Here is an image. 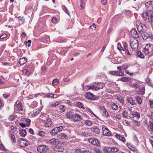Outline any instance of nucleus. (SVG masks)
<instances>
[{"mask_svg": "<svg viewBox=\"0 0 153 153\" xmlns=\"http://www.w3.org/2000/svg\"><path fill=\"white\" fill-rule=\"evenodd\" d=\"M68 118L71 119L74 121H79L81 119V116L78 114L75 113L73 112H69L67 114Z\"/></svg>", "mask_w": 153, "mask_h": 153, "instance_id": "nucleus-1", "label": "nucleus"}, {"mask_svg": "<svg viewBox=\"0 0 153 153\" xmlns=\"http://www.w3.org/2000/svg\"><path fill=\"white\" fill-rule=\"evenodd\" d=\"M143 17H146L148 19L149 21L150 22L152 25L153 24V12L152 11H148L143 15Z\"/></svg>", "mask_w": 153, "mask_h": 153, "instance_id": "nucleus-2", "label": "nucleus"}, {"mask_svg": "<svg viewBox=\"0 0 153 153\" xmlns=\"http://www.w3.org/2000/svg\"><path fill=\"white\" fill-rule=\"evenodd\" d=\"M130 45L131 48L135 50H137L138 46V40L137 39H131Z\"/></svg>", "mask_w": 153, "mask_h": 153, "instance_id": "nucleus-3", "label": "nucleus"}, {"mask_svg": "<svg viewBox=\"0 0 153 153\" xmlns=\"http://www.w3.org/2000/svg\"><path fill=\"white\" fill-rule=\"evenodd\" d=\"M85 97L88 100H97L99 99V97L94 95L92 93L88 92L85 94Z\"/></svg>", "mask_w": 153, "mask_h": 153, "instance_id": "nucleus-4", "label": "nucleus"}, {"mask_svg": "<svg viewBox=\"0 0 153 153\" xmlns=\"http://www.w3.org/2000/svg\"><path fill=\"white\" fill-rule=\"evenodd\" d=\"M140 34L144 40L151 41L153 40V35L152 34H149L145 32L142 33Z\"/></svg>", "mask_w": 153, "mask_h": 153, "instance_id": "nucleus-5", "label": "nucleus"}, {"mask_svg": "<svg viewBox=\"0 0 153 153\" xmlns=\"http://www.w3.org/2000/svg\"><path fill=\"white\" fill-rule=\"evenodd\" d=\"M100 85L98 83H94L93 84L87 86L88 90H90V89H92L93 90H95L97 91L99 90L100 88Z\"/></svg>", "mask_w": 153, "mask_h": 153, "instance_id": "nucleus-6", "label": "nucleus"}, {"mask_svg": "<svg viewBox=\"0 0 153 153\" xmlns=\"http://www.w3.org/2000/svg\"><path fill=\"white\" fill-rule=\"evenodd\" d=\"M37 151L40 152L45 153L49 149V148L47 146L40 145L37 147Z\"/></svg>", "mask_w": 153, "mask_h": 153, "instance_id": "nucleus-7", "label": "nucleus"}, {"mask_svg": "<svg viewBox=\"0 0 153 153\" xmlns=\"http://www.w3.org/2000/svg\"><path fill=\"white\" fill-rule=\"evenodd\" d=\"M88 142L93 145H95L98 147L99 146L100 144L97 139L94 137L88 138Z\"/></svg>", "mask_w": 153, "mask_h": 153, "instance_id": "nucleus-8", "label": "nucleus"}, {"mask_svg": "<svg viewBox=\"0 0 153 153\" xmlns=\"http://www.w3.org/2000/svg\"><path fill=\"white\" fill-rule=\"evenodd\" d=\"M102 134L103 135L110 136L111 135V133L109 130L105 126H103L102 128Z\"/></svg>", "mask_w": 153, "mask_h": 153, "instance_id": "nucleus-9", "label": "nucleus"}, {"mask_svg": "<svg viewBox=\"0 0 153 153\" xmlns=\"http://www.w3.org/2000/svg\"><path fill=\"white\" fill-rule=\"evenodd\" d=\"M53 149L54 151L60 152H63L64 150L63 146L59 143L54 146Z\"/></svg>", "mask_w": 153, "mask_h": 153, "instance_id": "nucleus-10", "label": "nucleus"}, {"mask_svg": "<svg viewBox=\"0 0 153 153\" xmlns=\"http://www.w3.org/2000/svg\"><path fill=\"white\" fill-rule=\"evenodd\" d=\"M131 35L132 38L137 39L139 38V35L137 31L134 29H132L131 32Z\"/></svg>", "mask_w": 153, "mask_h": 153, "instance_id": "nucleus-11", "label": "nucleus"}, {"mask_svg": "<svg viewBox=\"0 0 153 153\" xmlns=\"http://www.w3.org/2000/svg\"><path fill=\"white\" fill-rule=\"evenodd\" d=\"M105 151L106 152L109 153L111 152H117L119 149L116 147H108L105 149Z\"/></svg>", "mask_w": 153, "mask_h": 153, "instance_id": "nucleus-12", "label": "nucleus"}, {"mask_svg": "<svg viewBox=\"0 0 153 153\" xmlns=\"http://www.w3.org/2000/svg\"><path fill=\"white\" fill-rule=\"evenodd\" d=\"M45 126L47 127H50L51 126L52 123L50 118H47L44 122Z\"/></svg>", "mask_w": 153, "mask_h": 153, "instance_id": "nucleus-13", "label": "nucleus"}, {"mask_svg": "<svg viewBox=\"0 0 153 153\" xmlns=\"http://www.w3.org/2000/svg\"><path fill=\"white\" fill-rule=\"evenodd\" d=\"M15 106L17 108L19 111L22 110V105L20 101H17L16 102Z\"/></svg>", "mask_w": 153, "mask_h": 153, "instance_id": "nucleus-14", "label": "nucleus"}, {"mask_svg": "<svg viewBox=\"0 0 153 153\" xmlns=\"http://www.w3.org/2000/svg\"><path fill=\"white\" fill-rule=\"evenodd\" d=\"M27 131H29L27 128H26V129H21L19 131V133L22 136L25 137L27 134Z\"/></svg>", "mask_w": 153, "mask_h": 153, "instance_id": "nucleus-15", "label": "nucleus"}, {"mask_svg": "<svg viewBox=\"0 0 153 153\" xmlns=\"http://www.w3.org/2000/svg\"><path fill=\"white\" fill-rule=\"evenodd\" d=\"M49 142L51 144L55 146L59 143L58 140L55 138H53L50 140Z\"/></svg>", "mask_w": 153, "mask_h": 153, "instance_id": "nucleus-16", "label": "nucleus"}, {"mask_svg": "<svg viewBox=\"0 0 153 153\" xmlns=\"http://www.w3.org/2000/svg\"><path fill=\"white\" fill-rule=\"evenodd\" d=\"M27 61L26 58L25 57L19 59L18 62L21 65H22L26 63Z\"/></svg>", "mask_w": 153, "mask_h": 153, "instance_id": "nucleus-17", "label": "nucleus"}, {"mask_svg": "<svg viewBox=\"0 0 153 153\" xmlns=\"http://www.w3.org/2000/svg\"><path fill=\"white\" fill-rule=\"evenodd\" d=\"M20 140H21L20 141L22 147H25L28 146V143L26 140L23 139H22Z\"/></svg>", "mask_w": 153, "mask_h": 153, "instance_id": "nucleus-18", "label": "nucleus"}, {"mask_svg": "<svg viewBox=\"0 0 153 153\" xmlns=\"http://www.w3.org/2000/svg\"><path fill=\"white\" fill-rule=\"evenodd\" d=\"M138 88L139 89L138 91L139 94H143L144 93L145 89L144 87L143 86L141 87L139 86Z\"/></svg>", "mask_w": 153, "mask_h": 153, "instance_id": "nucleus-19", "label": "nucleus"}, {"mask_svg": "<svg viewBox=\"0 0 153 153\" xmlns=\"http://www.w3.org/2000/svg\"><path fill=\"white\" fill-rule=\"evenodd\" d=\"M79 3L78 7L80 10H82L83 9L84 7V1L82 0H79Z\"/></svg>", "mask_w": 153, "mask_h": 153, "instance_id": "nucleus-20", "label": "nucleus"}, {"mask_svg": "<svg viewBox=\"0 0 153 153\" xmlns=\"http://www.w3.org/2000/svg\"><path fill=\"white\" fill-rule=\"evenodd\" d=\"M116 136L117 138L119 139L120 140L123 142H124L126 141V140L125 138L121 136L120 134H117L116 135Z\"/></svg>", "mask_w": 153, "mask_h": 153, "instance_id": "nucleus-21", "label": "nucleus"}, {"mask_svg": "<svg viewBox=\"0 0 153 153\" xmlns=\"http://www.w3.org/2000/svg\"><path fill=\"white\" fill-rule=\"evenodd\" d=\"M127 101L131 105H134L135 104V100H133L132 98L130 97L128 98Z\"/></svg>", "mask_w": 153, "mask_h": 153, "instance_id": "nucleus-22", "label": "nucleus"}, {"mask_svg": "<svg viewBox=\"0 0 153 153\" xmlns=\"http://www.w3.org/2000/svg\"><path fill=\"white\" fill-rule=\"evenodd\" d=\"M65 127L64 126H59L56 127L54 128L56 131L57 132H58L62 131L63 128H64Z\"/></svg>", "mask_w": 153, "mask_h": 153, "instance_id": "nucleus-23", "label": "nucleus"}, {"mask_svg": "<svg viewBox=\"0 0 153 153\" xmlns=\"http://www.w3.org/2000/svg\"><path fill=\"white\" fill-rule=\"evenodd\" d=\"M91 131L97 134H99L100 131V129L96 127L92 128Z\"/></svg>", "mask_w": 153, "mask_h": 153, "instance_id": "nucleus-24", "label": "nucleus"}, {"mask_svg": "<svg viewBox=\"0 0 153 153\" xmlns=\"http://www.w3.org/2000/svg\"><path fill=\"white\" fill-rule=\"evenodd\" d=\"M132 115L133 117H136L137 119H138L140 117L139 113L135 112L131 114Z\"/></svg>", "mask_w": 153, "mask_h": 153, "instance_id": "nucleus-25", "label": "nucleus"}, {"mask_svg": "<svg viewBox=\"0 0 153 153\" xmlns=\"http://www.w3.org/2000/svg\"><path fill=\"white\" fill-rule=\"evenodd\" d=\"M126 145L128 148L131 150L133 151H135L136 150H137L134 147L132 146L130 144L127 143Z\"/></svg>", "mask_w": 153, "mask_h": 153, "instance_id": "nucleus-26", "label": "nucleus"}, {"mask_svg": "<svg viewBox=\"0 0 153 153\" xmlns=\"http://www.w3.org/2000/svg\"><path fill=\"white\" fill-rule=\"evenodd\" d=\"M59 104L60 103L58 102L55 101L51 103V105L53 107H56L58 106Z\"/></svg>", "mask_w": 153, "mask_h": 153, "instance_id": "nucleus-27", "label": "nucleus"}, {"mask_svg": "<svg viewBox=\"0 0 153 153\" xmlns=\"http://www.w3.org/2000/svg\"><path fill=\"white\" fill-rule=\"evenodd\" d=\"M117 99L122 103H124V99L121 96H118Z\"/></svg>", "mask_w": 153, "mask_h": 153, "instance_id": "nucleus-28", "label": "nucleus"}, {"mask_svg": "<svg viewBox=\"0 0 153 153\" xmlns=\"http://www.w3.org/2000/svg\"><path fill=\"white\" fill-rule=\"evenodd\" d=\"M153 5V2L151 1H149L145 3L146 6L147 8L149 7L150 6Z\"/></svg>", "mask_w": 153, "mask_h": 153, "instance_id": "nucleus-29", "label": "nucleus"}, {"mask_svg": "<svg viewBox=\"0 0 153 153\" xmlns=\"http://www.w3.org/2000/svg\"><path fill=\"white\" fill-rule=\"evenodd\" d=\"M143 24H140V25L137 27V29L138 30V31L141 34L143 32V30L142 29V26Z\"/></svg>", "mask_w": 153, "mask_h": 153, "instance_id": "nucleus-30", "label": "nucleus"}, {"mask_svg": "<svg viewBox=\"0 0 153 153\" xmlns=\"http://www.w3.org/2000/svg\"><path fill=\"white\" fill-rule=\"evenodd\" d=\"M130 80V78L127 77H123L120 79V80L121 81L124 82H127Z\"/></svg>", "mask_w": 153, "mask_h": 153, "instance_id": "nucleus-31", "label": "nucleus"}, {"mask_svg": "<svg viewBox=\"0 0 153 153\" xmlns=\"http://www.w3.org/2000/svg\"><path fill=\"white\" fill-rule=\"evenodd\" d=\"M76 105L79 108L84 109V108L83 106V104L81 102H77L76 103Z\"/></svg>", "mask_w": 153, "mask_h": 153, "instance_id": "nucleus-32", "label": "nucleus"}, {"mask_svg": "<svg viewBox=\"0 0 153 153\" xmlns=\"http://www.w3.org/2000/svg\"><path fill=\"white\" fill-rule=\"evenodd\" d=\"M130 86L131 87L134 88H137L139 87V85L136 83H131Z\"/></svg>", "mask_w": 153, "mask_h": 153, "instance_id": "nucleus-33", "label": "nucleus"}, {"mask_svg": "<svg viewBox=\"0 0 153 153\" xmlns=\"http://www.w3.org/2000/svg\"><path fill=\"white\" fill-rule=\"evenodd\" d=\"M59 82V80L58 79H55L53 80L52 82V84L53 86L57 85Z\"/></svg>", "mask_w": 153, "mask_h": 153, "instance_id": "nucleus-34", "label": "nucleus"}, {"mask_svg": "<svg viewBox=\"0 0 153 153\" xmlns=\"http://www.w3.org/2000/svg\"><path fill=\"white\" fill-rule=\"evenodd\" d=\"M10 137L12 140V141L13 143L16 142L15 137L13 134H11L10 135Z\"/></svg>", "mask_w": 153, "mask_h": 153, "instance_id": "nucleus-35", "label": "nucleus"}, {"mask_svg": "<svg viewBox=\"0 0 153 153\" xmlns=\"http://www.w3.org/2000/svg\"><path fill=\"white\" fill-rule=\"evenodd\" d=\"M137 55L139 57L142 58H143L144 57V55H143L142 52L140 51H137Z\"/></svg>", "mask_w": 153, "mask_h": 153, "instance_id": "nucleus-36", "label": "nucleus"}, {"mask_svg": "<svg viewBox=\"0 0 153 153\" xmlns=\"http://www.w3.org/2000/svg\"><path fill=\"white\" fill-rule=\"evenodd\" d=\"M136 100L139 104H140L142 103V100L140 98L137 97L136 98Z\"/></svg>", "mask_w": 153, "mask_h": 153, "instance_id": "nucleus-37", "label": "nucleus"}, {"mask_svg": "<svg viewBox=\"0 0 153 153\" xmlns=\"http://www.w3.org/2000/svg\"><path fill=\"white\" fill-rule=\"evenodd\" d=\"M148 46L146 45L145 48L143 49V52H144L146 54H147L149 53V51H148Z\"/></svg>", "mask_w": 153, "mask_h": 153, "instance_id": "nucleus-38", "label": "nucleus"}, {"mask_svg": "<svg viewBox=\"0 0 153 153\" xmlns=\"http://www.w3.org/2000/svg\"><path fill=\"white\" fill-rule=\"evenodd\" d=\"M59 136L61 137V138L62 139H67V135L63 133L60 134Z\"/></svg>", "mask_w": 153, "mask_h": 153, "instance_id": "nucleus-39", "label": "nucleus"}, {"mask_svg": "<svg viewBox=\"0 0 153 153\" xmlns=\"http://www.w3.org/2000/svg\"><path fill=\"white\" fill-rule=\"evenodd\" d=\"M46 134V133L45 132L43 131H39V134L38 135L39 136H41V137H44L45 136Z\"/></svg>", "mask_w": 153, "mask_h": 153, "instance_id": "nucleus-40", "label": "nucleus"}, {"mask_svg": "<svg viewBox=\"0 0 153 153\" xmlns=\"http://www.w3.org/2000/svg\"><path fill=\"white\" fill-rule=\"evenodd\" d=\"M118 73V71H111L109 72V74L112 75H116L117 76H120L119 74L117 73Z\"/></svg>", "mask_w": 153, "mask_h": 153, "instance_id": "nucleus-41", "label": "nucleus"}, {"mask_svg": "<svg viewBox=\"0 0 153 153\" xmlns=\"http://www.w3.org/2000/svg\"><path fill=\"white\" fill-rule=\"evenodd\" d=\"M41 110L40 109H39L37 110L35 109L33 111L34 115V116H36L38 115L40 112Z\"/></svg>", "mask_w": 153, "mask_h": 153, "instance_id": "nucleus-42", "label": "nucleus"}, {"mask_svg": "<svg viewBox=\"0 0 153 153\" xmlns=\"http://www.w3.org/2000/svg\"><path fill=\"white\" fill-rule=\"evenodd\" d=\"M58 19L56 17H53L52 19V22L54 24H56L58 22Z\"/></svg>", "mask_w": 153, "mask_h": 153, "instance_id": "nucleus-43", "label": "nucleus"}, {"mask_svg": "<svg viewBox=\"0 0 153 153\" xmlns=\"http://www.w3.org/2000/svg\"><path fill=\"white\" fill-rule=\"evenodd\" d=\"M37 105V102L36 101H34L32 102L31 104V107L33 108H35Z\"/></svg>", "mask_w": 153, "mask_h": 153, "instance_id": "nucleus-44", "label": "nucleus"}, {"mask_svg": "<svg viewBox=\"0 0 153 153\" xmlns=\"http://www.w3.org/2000/svg\"><path fill=\"white\" fill-rule=\"evenodd\" d=\"M60 110L62 112L64 111L65 109H66L65 106L63 105H60Z\"/></svg>", "mask_w": 153, "mask_h": 153, "instance_id": "nucleus-45", "label": "nucleus"}, {"mask_svg": "<svg viewBox=\"0 0 153 153\" xmlns=\"http://www.w3.org/2000/svg\"><path fill=\"white\" fill-rule=\"evenodd\" d=\"M149 130L151 131H153V123L150 122L149 124Z\"/></svg>", "mask_w": 153, "mask_h": 153, "instance_id": "nucleus-46", "label": "nucleus"}, {"mask_svg": "<svg viewBox=\"0 0 153 153\" xmlns=\"http://www.w3.org/2000/svg\"><path fill=\"white\" fill-rule=\"evenodd\" d=\"M94 150L97 153H102V151L100 150V149L97 148H94Z\"/></svg>", "mask_w": 153, "mask_h": 153, "instance_id": "nucleus-47", "label": "nucleus"}, {"mask_svg": "<svg viewBox=\"0 0 153 153\" xmlns=\"http://www.w3.org/2000/svg\"><path fill=\"white\" fill-rule=\"evenodd\" d=\"M63 9L64 10V11L68 15H70V13L68 11V9L65 6H63Z\"/></svg>", "mask_w": 153, "mask_h": 153, "instance_id": "nucleus-48", "label": "nucleus"}, {"mask_svg": "<svg viewBox=\"0 0 153 153\" xmlns=\"http://www.w3.org/2000/svg\"><path fill=\"white\" fill-rule=\"evenodd\" d=\"M112 109L115 110H117L118 109L117 105L116 104L113 103L112 104Z\"/></svg>", "mask_w": 153, "mask_h": 153, "instance_id": "nucleus-49", "label": "nucleus"}, {"mask_svg": "<svg viewBox=\"0 0 153 153\" xmlns=\"http://www.w3.org/2000/svg\"><path fill=\"white\" fill-rule=\"evenodd\" d=\"M147 46H148V51H149V53H152V49L151 48V45L149 44H147Z\"/></svg>", "mask_w": 153, "mask_h": 153, "instance_id": "nucleus-50", "label": "nucleus"}, {"mask_svg": "<svg viewBox=\"0 0 153 153\" xmlns=\"http://www.w3.org/2000/svg\"><path fill=\"white\" fill-rule=\"evenodd\" d=\"M15 118V116L13 115H11L9 116V119L10 121H13Z\"/></svg>", "mask_w": 153, "mask_h": 153, "instance_id": "nucleus-51", "label": "nucleus"}, {"mask_svg": "<svg viewBox=\"0 0 153 153\" xmlns=\"http://www.w3.org/2000/svg\"><path fill=\"white\" fill-rule=\"evenodd\" d=\"M46 39L45 40L46 41V42L47 43L49 44L50 43V38L49 36H45V38Z\"/></svg>", "mask_w": 153, "mask_h": 153, "instance_id": "nucleus-52", "label": "nucleus"}, {"mask_svg": "<svg viewBox=\"0 0 153 153\" xmlns=\"http://www.w3.org/2000/svg\"><path fill=\"white\" fill-rule=\"evenodd\" d=\"M102 115L105 117H107L108 116V113L105 110L103 111Z\"/></svg>", "mask_w": 153, "mask_h": 153, "instance_id": "nucleus-53", "label": "nucleus"}, {"mask_svg": "<svg viewBox=\"0 0 153 153\" xmlns=\"http://www.w3.org/2000/svg\"><path fill=\"white\" fill-rule=\"evenodd\" d=\"M122 114L123 116L126 118L128 116V112L126 111H125L123 112Z\"/></svg>", "mask_w": 153, "mask_h": 153, "instance_id": "nucleus-54", "label": "nucleus"}, {"mask_svg": "<svg viewBox=\"0 0 153 153\" xmlns=\"http://www.w3.org/2000/svg\"><path fill=\"white\" fill-rule=\"evenodd\" d=\"M143 26H142V29L143 30V32H144L145 31H146L147 29V27L144 24H143Z\"/></svg>", "mask_w": 153, "mask_h": 153, "instance_id": "nucleus-55", "label": "nucleus"}, {"mask_svg": "<svg viewBox=\"0 0 153 153\" xmlns=\"http://www.w3.org/2000/svg\"><path fill=\"white\" fill-rule=\"evenodd\" d=\"M39 94H33L32 95H30L29 96V99H33L34 97H36L37 96H38Z\"/></svg>", "mask_w": 153, "mask_h": 153, "instance_id": "nucleus-56", "label": "nucleus"}, {"mask_svg": "<svg viewBox=\"0 0 153 153\" xmlns=\"http://www.w3.org/2000/svg\"><path fill=\"white\" fill-rule=\"evenodd\" d=\"M53 95L52 94L49 93L46 94L45 95V97L47 98H51V97L52 98V97H51L52 96H51V95Z\"/></svg>", "mask_w": 153, "mask_h": 153, "instance_id": "nucleus-57", "label": "nucleus"}, {"mask_svg": "<svg viewBox=\"0 0 153 153\" xmlns=\"http://www.w3.org/2000/svg\"><path fill=\"white\" fill-rule=\"evenodd\" d=\"M7 36V35L4 34L0 36V39H3Z\"/></svg>", "mask_w": 153, "mask_h": 153, "instance_id": "nucleus-58", "label": "nucleus"}, {"mask_svg": "<svg viewBox=\"0 0 153 153\" xmlns=\"http://www.w3.org/2000/svg\"><path fill=\"white\" fill-rule=\"evenodd\" d=\"M85 123L88 126H91L92 125L91 122L90 121L88 120L86 121Z\"/></svg>", "mask_w": 153, "mask_h": 153, "instance_id": "nucleus-59", "label": "nucleus"}, {"mask_svg": "<svg viewBox=\"0 0 153 153\" xmlns=\"http://www.w3.org/2000/svg\"><path fill=\"white\" fill-rule=\"evenodd\" d=\"M19 125L21 127H22L23 128H24L25 127H26V125H25V124L22 123H19Z\"/></svg>", "mask_w": 153, "mask_h": 153, "instance_id": "nucleus-60", "label": "nucleus"}, {"mask_svg": "<svg viewBox=\"0 0 153 153\" xmlns=\"http://www.w3.org/2000/svg\"><path fill=\"white\" fill-rule=\"evenodd\" d=\"M51 133L53 136H55L56 135V133L54 130V128H53L51 132Z\"/></svg>", "mask_w": 153, "mask_h": 153, "instance_id": "nucleus-61", "label": "nucleus"}, {"mask_svg": "<svg viewBox=\"0 0 153 153\" xmlns=\"http://www.w3.org/2000/svg\"><path fill=\"white\" fill-rule=\"evenodd\" d=\"M107 0H101V4L103 5L106 4L107 3Z\"/></svg>", "mask_w": 153, "mask_h": 153, "instance_id": "nucleus-62", "label": "nucleus"}, {"mask_svg": "<svg viewBox=\"0 0 153 153\" xmlns=\"http://www.w3.org/2000/svg\"><path fill=\"white\" fill-rule=\"evenodd\" d=\"M70 80V78L68 77L67 78H64V81L66 82H68Z\"/></svg>", "mask_w": 153, "mask_h": 153, "instance_id": "nucleus-63", "label": "nucleus"}, {"mask_svg": "<svg viewBox=\"0 0 153 153\" xmlns=\"http://www.w3.org/2000/svg\"><path fill=\"white\" fill-rule=\"evenodd\" d=\"M80 153H91V152L88 150H86L81 152Z\"/></svg>", "mask_w": 153, "mask_h": 153, "instance_id": "nucleus-64", "label": "nucleus"}]
</instances>
